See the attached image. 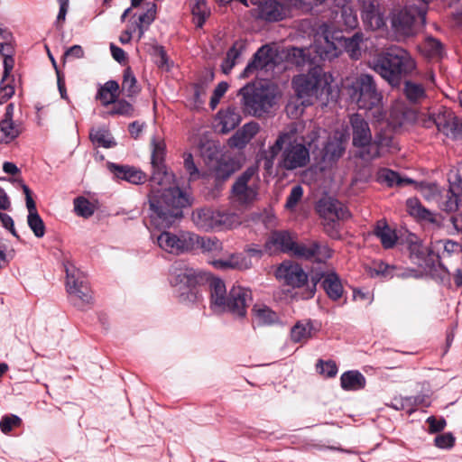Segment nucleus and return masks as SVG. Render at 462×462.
<instances>
[{"label": "nucleus", "mask_w": 462, "mask_h": 462, "mask_svg": "<svg viewBox=\"0 0 462 462\" xmlns=\"http://www.w3.org/2000/svg\"><path fill=\"white\" fill-rule=\"evenodd\" d=\"M107 168L116 179L132 184H141L146 180V174L134 167L108 162Z\"/></svg>", "instance_id": "obj_26"}, {"label": "nucleus", "mask_w": 462, "mask_h": 462, "mask_svg": "<svg viewBox=\"0 0 462 462\" xmlns=\"http://www.w3.org/2000/svg\"><path fill=\"white\" fill-rule=\"evenodd\" d=\"M333 249L325 242L306 239L300 242L297 250V257L304 260H313L317 263H326L333 256Z\"/></svg>", "instance_id": "obj_18"}, {"label": "nucleus", "mask_w": 462, "mask_h": 462, "mask_svg": "<svg viewBox=\"0 0 462 462\" xmlns=\"http://www.w3.org/2000/svg\"><path fill=\"white\" fill-rule=\"evenodd\" d=\"M245 50V44L243 42L236 41L227 51L226 56L222 61L221 69L225 74H228L236 65V60Z\"/></svg>", "instance_id": "obj_37"}, {"label": "nucleus", "mask_w": 462, "mask_h": 462, "mask_svg": "<svg viewBox=\"0 0 462 462\" xmlns=\"http://www.w3.org/2000/svg\"><path fill=\"white\" fill-rule=\"evenodd\" d=\"M418 122L425 128L435 125L447 137L457 138L462 134V122L450 108L443 106L433 107L427 114L422 113Z\"/></svg>", "instance_id": "obj_8"}, {"label": "nucleus", "mask_w": 462, "mask_h": 462, "mask_svg": "<svg viewBox=\"0 0 462 462\" xmlns=\"http://www.w3.org/2000/svg\"><path fill=\"white\" fill-rule=\"evenodd\" d=\"M455 442L456 438L451 432H445L443 434H439L434 439L435 446L442 449L452 448L455 445Z\"/></svg>", "instance_id": "obj_58"}, {"label": "nucleus", "mask_w": 462, "mask_h": 462, "mask_svg": "<svg viewBox=\"0 0 462 462\" xmlns=\"http://www.w3.org/2000/svg\"><path fill=\"white\" fill-rule=\"evenodd\" d=\"M235 172V168L232 163L220 162L214 170V177L217 182H224L231 177Z\"/></svg>", "instance_id": "obj_52"}, {"label": "nucleus", "mask_w": 462, "mask_h": 462, "mask_svg": "<svg viewBox=\"0 0 462 462\" xmlns=\"http://www.w3.org/2000/svg\"><path fill=\"white\" fill-rule=\"evenodd\" d=\"M211 305L221 311H227L233 316L245 318L247 307L253 300L252 291L245 287L233 286L228 294L225 282L219 278L209 281Z\"/></svg>", "instance_id": "obj_3"}, {"label": "nucleus", "mask_w": 462, "mask_h": 462, "mask_svg": "<svg viewBox=\"0 0 462 462\" xmlns=\"http://www.w3.org/2000/svg\"><path fill=\"white\" fill-rule=\"evenodd\" d=\"M200 280H202L200 273L181 262H176L171 267L170 283L176 288L181 302L193 303L199 299L200 294L197 285Z\"/></svg>", "instance_id": "obj_6"}, {"label": "nucleus", "mask_w": 462, "mask_h": 462, "mask_svg": "<svg viewBox=\"0 0 462 462\" xmlns=\"http://www.w3.org/2000/svg\"><path fill=\"white\" fill-rule=\"evenodd\" d=\"M192 250L200 249L201 253L214 259L218 256H225L223 243L216 236H199L191 233Z\"/></svg>", "instance_id": "obj_23"}, {"label": "nucleus", "mask_w": 462, "mask_h": 462, "mask_svg": "<svg viewBox=\"0 0 462 462\" xmlns=\"http://www.w3.org/2000/svg\"><path fill=\"white\" fill-rule=\"evenodd\" d=\"M289 9L278 0H264L259 5L258 18L269 23L280 22L288 15Z\"/></svg>", "instance_id": "obj_24"}, {"label": "nucleus", "mask_w": 462, "mask_h": 462, "mask_svg": "<svg viewBox=\"0 0 462 462\" xmlns=\"http://www.w3.org/2000/svg\"><path fill=\"white\" fill-rule=\"evenodd\" d=\"M260 126L258 123L250 122L240 129L245 139L242 142V143H248L259 132Z\"/></svg>", "instance_id": "obj_62"}, {"label": "nucleus", "mask_w": 462, "mask_h": 462, "mask_svg": "<svg viewBox=\"0 0 462 462\" xmlns=\"http://www.w3.org/2000/svg\"><path fill=\"white\" fill-rule=\"evenodd\" d=\"M194 3L191 6V14L197 27L201 28L206 20L210 15V9L207 5L206 0H193Z\"/></svg>", "instance_id": "obj_40"}, {"label": "nucleus", "mask_w": 462, "mask_h": 462, "mask_svg": "<svg viewBox=\"0 0 462 462\" xmlns=\"http://www.w3.org/2000/svg\"><path fill=\"white\" fill-rule=\"evenodd\" d=\"M12 181L23 189L25 195V203L28 214L37 213L36 204L32 199V193L30 188L20 179H13Z\"/></svg>", "instance_id": "obj_53"}, {"label": "nucleus", "mask_w": 462, "mask_h": 462, "mask_svg": "<svg viewBox=\"0 0 462 462\" xmlns=\"http://www.w3.org/2000/svg\"><path fill=\"white\" fill-rule=\"evenodd\" d=\"M374 235L380 240L384 249L393 248L398 241L395 230L392 229L384 220L376 223Z\"/></svg>", "instance_id": "obj_29"}, {"label": "nucleus", "mask_w": 462, "mask_h": 462, "mask_svg": "<svg viewBox=\"0 0 462 462\" xmlns=\"http://www.w3.org/2000/svg\"><path fill=\"white\" fill-rule=\"evenodd\" d=\"M74 209L77 215L83 217H89L94 214L92 204L84 197L74 199Z\"/></svg>", "instance_id": "obj_51"}, {"label": "nucleus", "mask_w": 462, "mask_h": 462, "mask_svg": "<svg viewBox=\"0 0 462 462\" xmlns=\"http://www.w3.org/2000/svg\"><path fill=\"white\" fill-rule=\"evenodd\" d=\"M310 327L298 322L291 330V338L293 342L298 343L310 337Z\"/></svg>", "instance_id": "obj_55"}, {"label": "nucleus", "mask_w": 462, "mask_h": 462, "mask_svg": "<svg viewBox=\"0 0 462 462\" xmlns=\"http://www.w3.org/2000/svg\"><path fill=\"white\" fill-rule=\"evenodd\" d=\"M119 84L116 80H108L100 87L97 98L99 99L103 106H108L116 102L118 97Z\"/></svg>", "instance_id": "obj_36"}, {"label": "nucleus", "mask_w": 462, "mask_h": 462, "mask_svg": "<svg viewBox=\"0 0 462 462\" xmlns=\"http://www.w3.org/2000/svg\"><path fill=\"white\" fill-rule=\"evenodd\" d=\"M191 233L180 235L163 231L157 236V245L160 248L170 254H181L192 250Z\"/></svg>", "instance_id": "obj_20"}, {"label": "nucleus", "mask_w": 462, "mask_h": 462, "mask_svg": "<svg viewBox=\"0 0 462 462\" xmlns=\"http://www.w3.org/2000/svg\"><path fill=\"white\" fill-rule=\"evenodd\" d=\"M122 89L127 97H133L139 92L136 78L129 67L124 70Z\"/></svg>", "instance_id": "obj_44"}, {"label": "nucleus", "mask_w": 462, "mask_h": 462, "mask_svg": "<svg viewBox=\"0 0 462 462\" xmlns=\"http://www.w3.org/2000/svg\"><path fill=\"white\" fill-rule=\"evenodd\" d=\"M152 166L165 164V144L162 141H157L155 138L152 140Z\"/></svg>", "instance_id": "obj_50"}, {"label": "nucleus", "mask_w": 462, "mask_h": 462, "mask_svg": "<svg viewBox=\"0 0 462 462\" xmlns=\"http://www.w3.org/2000/svg\"><path fill=\"white\" fill-rule=\"evenodd\" d=\"M352 144L356 148V156L362 160V152L367 150L373 140L368 122L359 114H353L349 118Z\"/></svg>", "instance_id": "obj_16"}, {"label": "nucleus", "mask_w": 462, "mask_h": 462, "mask_svg": "<svg viewBox=\"0 0 462 462\" xmlns=\"http://www.w3.org/2000/svg\"><path fill=\"white\" fill-rule=\"evenodd\" d=\"M274 276L279 282L293 289L306 286V291L310 286L307 273L300 263L291 260H285L281 263L275 268Z\"/></svg>", "instance_id": "obj_12"}, {"label": "nucleus", "mask_w": 462, "mask_h": 462, "mask_svg": "<svg viewBox=\"0 0 462 462\" xmlns=\"http://www.w3.org/2000/svg\"><path fill=\"white\" fill-rule=\"evenodd\" d=\"M255 173L256 169L249 167L236 178L232 185V198L237 204L246 207L253 204L257 199L258 186L256 184H250Z\"/></svg>", "instance_id": "obj_13"}, {"label": "nucleus", "mask_w": 462, "mask_h": 462, "mask_svg": "<svg viewBox=\"0 0 462 462\" xmlns=\"http://www.w3.org/2000/svg\"><path fill=\"white\" fill-rule=\"evenodd\" d=\"M398 150L392 132L390 130H381L375 133L370 147L362 152V160L371 162L379 158L384 152H394Z\"/></svg>", "instance_id": "obj_17"}, {"label": "nucleus", "mask_w": 462, "mask_h": 462, "mask_svg": "<svg viewBox=\"0 0 462 462\" xmlns=\"http://www.w3.org/2000/svg\"><path fill=\"white\" fill-rule=\"evenodd\" d=\"M275 51L269 45H263L253 55L246 67L241 73V78H249L258 70L272 68L275 63Z\"/></svg>", "instance_id": "obj_21"}, {"label": "nucleus", "mask_w": 462, "mask_h": 462, "mask_svg": "<svg viewBox=\"0 0 462 462\" xmlns=\"http://www.w3.org/2000/svg\"><path fill=\"white\" fill-rule=\"evenodd\" d=\"M347 95L359 109L379 112L383 106V94L378 89L374 76L359 74L348 86Z\"/></svg>", "instance_id": "obj_4"}, {"label": "nucleus", "mask_w": 462, "mask_h": 462, "mask_svg": "<svg viewBox=\"0 0 462 462\" xmlns=\"http://www.w3.org/2000/svg\"><path fill=\"white\" fill-rule=\"evenodd\" d=\"M20 124L8 123L6 120L0 121V143H8L14 140L22 133Z\"/></svg>", "instance_id": "obj_39"}, {"label": "nucleus", "mask_w": 462, "mask_h": 462, "mask_svg": "<svg viewBox=\"0 0 462 462\" xmlns=\"http://www.w3.org/2000/svg\"><path fill=\"white\" fill-rule=\"evenodd\" d=\"M14 94V88L10 83H5L3 79L0 82V105L5 103Z\"/></svg>", "instance_id": "obj_64"}, {"label": "nucleus", "mask_w": 462, "mask_h": 462, "mask_svg": "<svg viewBox=\"0 0 462 462\" xmlns=\"http://www.w3.org/2000/svg\"><path fill=\"white\" fill-rule=\"evenodd\" d=\"M439 205L442 211L454 213L460 205L459 197L449 189L446 191L445 195L441 197Z\"/></svg>", "instance_id": "obj_43"}, {"label": "nucleus", "mask_w": 462, "mask_h": 462, "mask_svg": "<svg viewBox=\"0 0 462 462\" xmlns=\"http://www.w3.org/2000/svg\"><path fill=\"white\" fill-rule=\"evenodd\" d=\"M258 326H272L280 322L279 315L265 305H254L252 310Z\"/></svg>", "instance_id": "obj_32"}, {"label": "nucleus", "mask_w": 462, "mask_h": 462, "mask_svg": "<svg viewBox=\"0 0 462 462\" xmlns=\"http://www.w3.org/2000/svg\"><path fill=\"white\" fill-rule=\"evenodd\" d=\"M303 196V189L300 185L292 187L289 196L287 197L285 207L291 209L296 207Z\"/></svg>", "instance_id": "obj_60"}, {"label": "nucleus", "mask_w": 462, "mask_h": 462, "mask_svg": "<svg viewBox=\"0 0 462 462\" xmlns=\"http://www.w3.org/2000/svg\"><path fill=\"white\" fill-rule=\"evenodd\" d=\"M300 243H297L290 232L285 230L273 231L265 243V248L271 252L291 254L297 257V250Z\"/></svg>", "instance_id": "obj_22"}, {"label": "nucleus", "mask_w": 462, "mask_h": 462, "mask_svg": "<svg viewBox=\"0 0 462 462\" xmlns=\"http://www.w3.org/2000/svg\"><path fill=\"white\" fill-rule=\"evenodd\" d=\"M405 98L411 104H420L427 98L426 89L423 85L405 80L402 88Z\"/></svg>", "instance_id": "obj_33"}, {"label": "nucleus", "mask_w": 462, "mask_h": 462, "mask_svg": "<svg viewBox=\"0 0 462 462\" xmlns=\"http://www.w3.org/2000/svg\"><path fill=\"white\" fill-rule=\"evenodd\" d=\"M22 420L17 415H5L0 421V430L3 433H9L14 427L19 426Z\"/></svg>", "instance_id": "obj_59"}, {"label": "nucleus", "mask_w": 462, "mask_h": 462, "mask_svg": "<svg viewBox=\"0 0 462 462\" xmlns=\"http://www.w3.org/2000/svg\"><path fill=\"white\" fill-rule=\"evenodd\" d=\"M114 104L111 115L131 116L134 111L133 106L124 99L116 100Z\"/></svg>", "instance_id": "obj_61"}, {"label": "nucleus", "mask_w": 462, "mask_h": 462, "mask_svg": "<svg viewBox=\"0 0 462 462\" xmlns=\"http://www.w3.org/2000/svg\"><path fill=\"white\" fill-rule=\"evenodd\" d=\"M316 368L319 374L328 378L335 377L338 371L337 365L333 360L323 361L322 359H319Z\"/></svg>", "instance_id": "obj_54"}, {"label": "nucleus", "mask_w": 462, "mask_h": 462, "mask_svg": "<svg viewBox=\"0 0 462 462\" xmlns=\"http://www.w3.org/2000/svg\"><path fill=\"white\" fill-rule=\"evenodd\" d=\"M318 211L323 219H346L350 217L349 211L338 200L331 198L320 199Z\"/></svg>", "instance_id": "obj_25"}, {"label": "nucleus", "mask_w": 462, "mask_h": 462, "mask_svg": "<svg viewBox=\"0 0 462 462\" xmlns=\"http://www.w3.org/2000/svg\"><path fill=\"white\" fill-rule=\"evenodd\" d=\"M218 118L221 125V132L225 134L235 129L241 122L239 109L235 106H229L226 110L219 111Z\"/></svg>", "instance_id": "obj_31"}, {"label": "nucleus", "mask_w": 462, "mask_h": 462, "mask_svg": "<svg viewBox=\"0 0 462 462\" xmlns=\"http://www.w3.org/2000/svg\"><path fill=\"white\" fill-rule=\"evenodd\" d=\"M378 180L382 183H385L388 187H398L399 173L396 171L383 168L378 171Z\"/></svg>", "instance_id": "obj_56"}, {"label": "nucleus", "mask_w": 462, "mask_h": 462, "mask_svg": "<svg viewBox=\"0 0 462 462\" xmlns=\"http://www.w3.org/2000/svg\"><path fill=\"white\" fill-rule=\"evenodd\" d=\"M346 151L345 142L341 136H329L321 151L322 160L326 162H337Z\"/></svg>", "instance_id": "obj_28"}, {"label": "nucleus", "mask_w": 462, "mask_h": 462, "mask_svg": "<svg viewBox=\"0 0 462 462\" xmlns=\"http://www.w3.org/2000/svg\"><path fill=\"white\" fill-rule=\"evenodd\" d=\"M340 219H334V218L324 219L323 226H324L325 232L332 238H337L339 236V229H338V226H339L338 221Z\"/></svg>", "instance_id": "obj_63"}, {"label": "nucleus", "mask_w": 462, "mask_h": 462, "mask_svg": "<svg viewBox=\"0 0 462 462\" xmlns=\"http://www.w3.org/2000/svg\"><path fill=\"white\" fill-rule=\"evenodd\" d=\"M89 138L93 143L104 148H111L116 145V143L106 129H91Z\"/></svg>", "instance_id": "obj_42"}, {"label": "nucleus", "mask_w": 462, "mask_h": 462, "mask_svg": "<svg viewBox=\"0 0 462 462\" xmlns=\"http://www.w3.org/2000/svg\"><path fill=\"white\" fill-rule=\"evenodd\" d=\"M369 68L377 73L392 88H399L402 80L411 76L417 63L411 54L399 46H392L376 54Z\"/></svg>", "instance_id": "obj_2"}, {"label": "nucleus", "mask_w": 462, "mask_h": 462, "mask_svg": "<svg viewBox=\"0 0 462 462\" xmlns=\"http://www.w3.org/2000/svg\"><path fill=\"white\" fill-rule=\"evenodd\" d=\"M286 144L282 154L281 165L288 171H293L298 168L307 166L310 161V149L296 139H290L284 143Z\"/></svg>", "instance_id": "obj_15"}, {"label": "nucleus", "mask_w": 462, "mask_h": 462, "mask_svg": "<svg viewBox=\"0 0 462 462\" xmlns=\"http://www.w3.org/2000/svg\"><path fill=\"white\" fill-rule=\"evenodd\" d=\"M407 208L410 215L430 223L436 222V216L433 212L424 208L417 199H409Z\"/></svg>", "instance_id": "obj_38"}, {"label": "nucleus", "mask_w": 462, "mask_h": 462, "mask_svg": "<svg viewBox=\"0 0 462 462\" xmlns=\"http://www.w3.org/2000/svg\"><path fill=\"white\" fill-rule=\"evenodd\" d=\"M418 48L420 52L429 59H439L444 53L442 42L432 36L426 37Z\"/></svg>", "instance_id": "obj_34"}, {"label": "nucleus", "mask_w": 462, "mask_h": 462, "mask_svg": "<svg viewBox=\"0 0 462 462\" xmlns=\"http://www.w3.org/2000/svg\"><path fill=\"white\" fill-rule=\"evenodd\" d=\"M320 281L322 288L330 300H337L342 297L344 289L341 280L336 272L330 271L327 273H316L315 275L311 277L310 286L304 291L302 298H312L316 291L317 283Z\"/></svg>", "instance_id": "obj_14"}, {"label": "nucleus", "mask_w": 462, "mask_h": 462, "mask_svg": "<svg viewBox=\"0 0 462 462\" xmlns=\"http://www.w3.org/2000/svg\"><path fill=\"white\" fill-rule=\"evenodd\" d=\"M360 14L365 28L374 31L385 25V12L381 0H360Z\"/></svg>", "instance_id": "obj_19"}, {"label": "nucleus", "mask_w": 462, "mask_h": 462, "mask_svg": "<svg viewBox=\"0 0 462 462\" xmlns=\"http://www.w3.org/2000/svg\"><path fill=\"white\" fill-rule=\"evenodd\" d=\"M365 377L357 370L343 373L340 377V385L345 391H358L365 387Z\"/></svg>", "instance_id": "obj_30"}, {"label": "nucleus", "mask_w": 462, "mask_h": 462, "mask_svg": "<svg viewBox=\"0 0 462 462\" xmlns=\"http://www.w3.org/2000/svg\"><path fill=\"white\" fill-rule=\"evenodd\" d=\"M152 168V191L148 197L150 224L158 229L167 228L182 217V208L189 205V199L179 187H171L174 175L165 164Z\"/></svg>", "instance_id": "obj_1"}, {"label": "nucleus", "mask_w": 462, "mask_h": 462, "mask_svg": "<svg viewBox=\"0 0 462 462\" xmlns=\"http://www.w3.org/2000/svg\"><path fill=\"white\" fill-rule=\"evenodd\" d=\"M241 104L245 112L255 117H261L270 112L275 103L273 86L267 83L246 84L239 89Z\"/></svg>", "instance_id": "obj_5"}, {"label": "nucleus", "mask_w": 462, "mask_h": 462, "mask_svg": "<svg viewBox=\"0 0 462 462\" xmlns=\"http://www.w3.org/2000/svg\"><path fill=\"white\" fill-rule=\"evenodd\" d=\"M226 258H223V256H218L219 258L211 259L208 263L217 270L226 271V270H234L240 269L241 265L238 260V257L235 254H225Z\"/></svg>", "instance_id": "obj_41"}, {"label": "nucleus", "mask_w": 462, "mask_h": 462, "mask_svg": "<svg viewBox=\"0 0 462 462\" xmlns=\"http://www.w3.org/2000/svg\"><path fill=\"white\" fill-rule=\"evenodd\" d=\"M376 273L387 278L396 277H407L408 273L405 271H402L401 268L396 267L395 265H390L386 263L381 262L376 266Z\"/></svg>", "instance_id": "obj_48"}, {"label": "nucleus", "mask_w": 462, "mask_h": 462, "mask_svg": "<svg viewBox=\"0 0 462 462\" xmlns=\"http://www.w3.org/2000/svg\"><path fill=\"white\" fill-rule=\"evenodd\" d=\"M194 225L203 231H220L231 227L233 216L211 208H200L192 211Z\"/></svg>", "instance_id": "obj_11"}, {"label": "nucleus", "mask_w": 462, "mask_h": 462, "mask_svg": "<svg viewBox=\"0 0 462 462\" xmlns=\"http://www.w3.org/2000/svg\"><path fill=\"white\" fill-rule=\"evenodd\" d=\"M297 96L302 99V105L312 104V98H320L324 94L328 95L330 86L327 79L317 70L308 75H299L292 80Z\"/></svg>", "instance_id": "obj_9"}, {"label": "nucleus", "mask_w": 462, "mask_h": 462, "mask_svg": "<svg viewBox=\"0 0 462 462\" xmlns=\"http://www.w3.org/2000/svg\"><path fill=\"white\" fill-rule=\"evenodd\" d=\"M337 40L352 59L357 60L360 57V44L364 40V34L361 32H356L350 37H340Z\"/></svg>", "instance_id": "obj_35"}, {"label": "nucleus", "mask_w": 462, "mask_h": 462, "mask_svg": "<svg viewBox=\"0 0 462 462\" xmlns=\"http://www.w3.org/2000/svg\"><path fill=\"white\" fill-rule=\"evenodd\" d=\"M156 14V5L152 4L145 13L142 14L138 17L136 22V28L139 31V39L143 36L145 30L154 21Z\"/></svg>", "instance_id": "obj_45"}, {"label": "nucleus", "mask_w": 462, "mask_h": 462, "mask_svg": "<svg viewBox=\"0 0 462 462\" xmlns=\"http://www.w3.org/2000/svg\"><path fill=\"white\" fill-rule=\"evenodd\" d=\"M65 271L67 291L73 298V304L80 309L91 305L92 291L83 273L70 263L65 265Z\"/></svg>", "instance_id": "obj_10"}, {"label": "nucleus", "mask_w": 462, "mask_h": 462, "mask_svg": "<svg viewBox=\"0 0 462 462\" xmlns=\"http://www.w3.org/2000/svg\"><path fill=\"white\" fill-rule=\"evenodd\" d=\"M435 247L439 251L442 249L441 254H438V258H443L446 256H450L453 254H457L461 251V245L457 242H454L452 240H440L438 241L435 245Z\"/></svg>", "instance_id": "obj_46"}, {"label": "nucleus", "mask_w": 462, "mask_h": 462, "mask_svg": "<svg viewBox=\"0 0 462 462\" xmlns=\"http://www.w3.org/2000/svg\"><path fill=\"white\" fill-rule=\"evenodd\" d=\"M290 139V134L282 133L276 139L275 143L269 148L268 151H264L263 158L270 160L274 162V159L278 153L283 149L284 143Z\"/></svg>", "instance_id": "obj_47"}, {"label": "nucleus", "mask_w": 462, "mask_h": 462, "mask_svg": "<svg viewBox=\"0 0 462 462\" xmlns=\"http://www.w3.org/2000/svg\"><path fill=\"white\" fill-rule=\"evenodd\" d=\"M411 399L407 397H394L387 406L396 411H405L409 415L413 413Z\"/></svg>", "instance_id": "obj_57"}, {"label": "nucleus", "mask_w": 462, "mask_h": 462, "mask_svg": "<svg viewBox=\"0 0 462 462\" xmlns=\"http://www.w3.org/2000/svg\"><path fill=\"white\" fill-rule=\"evenodd\" d=\"M410 259L411 263L424 270L433 265V251L424 246L420 242H411L409 245Z\"/></svg>", "instance_id": "obj_27"}, {"label": "nucleus", "mask_w": 462, "mask_h": 462, "mask_svg": "<svg viewBox=\"0 0 462 462\" xmlns=\"http://www.w3.org/2000/svg\"><path fill=\"white\" fill-rule=\"evenodd\" d=\"M426 14L427 7L425 5H406L393 14L392 29L400 37L414 36L425 25Z\"/></svg>", "instance_id": "obj_7"}, {"label": "nucleus", "mask_w": 462, "mask_h": 462, "mask_svg": "<svg viewBox=\"0 0 462 462\" xmlns=\"http://www.w3.org/2000/svg\"><path fill=\"white\" fill-rule=\"evenodd\" d=\"M27 224L36 237L41 238L45 235V225L38 212L28 214Z\"/></svg>", "instance_id": "obj_49"}]
</instances>
